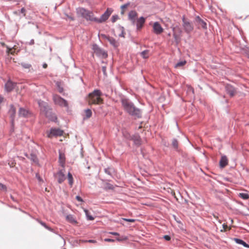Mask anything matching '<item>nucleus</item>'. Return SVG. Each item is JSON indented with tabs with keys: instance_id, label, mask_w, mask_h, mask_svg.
Here are the masks:
<instances>
[{
	"instance_id": "f8f14e48",
	"label": "nucleus",
	"mask_w": 249,
	"mask_h": 249,
	"mask_svg": "<svg viewBox=\"0 0 249 249\" xmlns=\"http://www.w3.org/2000/svg\"><path fill=\"white\" fill-rule=\"evenodd\" d=\"M195 22L198 28H202L204 29H207V27L206 22L202 19L199 16L196 17L195 18Z\"/></svg>"
},
{
	"instance_id": "f257e3e1",
	"label": "nucleus",
	"mask_w": 249,
	"mask_h": 249,
	"mask_svg": "<svg viewBox=\"0 0 249 249\" xmlns=\"http://www.w3.org/2000/svg\"><path fill=\"white\" fill-rule=\"evenodd\" d=\"M121 104L124 110L135 118H141L142 116L141 109L135 107L132 102L126 98H122Z\"/></svg>"
},
{
	"instance_id": "bf43d9fd",
	"label": "nucleus",
	"mask_w": 249,
	"mask_h": 249,
	"mask_svg": "<svg viewBox=\"0 0 249 249\" xmlns=\"http://www.w3.org/2000/svg\"><path fill=\"white\" fill-rule=\"evenodd\" d=\"M116 240L118 241H122L123 240V239H121L120 238H117Z\"/></svg>"
},
{
	"instance_id": "b1692460",
	"label": "nucleus",
	"mask_w": 249,
	"mask_h": 249,
	"mask_svg": "<svg viewBox=\"0 0 249 249\" xmlns=\"http://www.w3.org/2000/svg\"><path fill=\"white\" fill-rule=\"evenodd\" d=\"M149 52L147 50H144L141 53V55L143 58H147L149 56Z\"/></svg>"
},
{
	"instance_id": "473e14b6",
	"label": "nucleus",
	"mask_w": 249,
	"mask_h": 249,
	"mask_svg": "<svg viewBox=\"0 0 249 249\" xmlns=\"http://www.w3.org/2000/svg\"><path fill=\"white\" fill-rule=\"evenodd\" d=\"M186 61H181L178 62L175 65V67L178 68V67H182V66H184L186 64Z\"/></svg>"
},
{
	"instance_id": "6e6d98bb",
	"label": "nucleus",
	"mask_w": 249,
	"mask_h": 249,
	"mask_svg": "<svg viewBox=\"0 0 249 249\" xmlns=\"http://www.w3.org/2000/svg\"><path fill=\"white\" fill-rule=\"evenodd\" d=\"M34 44V40L31 39L29 42L30 45H33Z\"/></svg>"
},
{
	"instance_id": "ddd939ff",
	"label": "nucleus",
	"mask_w": 249,
	"mask_h": 249,
	"mask_svg": "<svg viewBox=\"0 0 249 249\" xmlns=\"http://www.w3.org/2000/svg\"><path fill=\"white\" fill-rule=\"evenodd\" d=\"M153 32L156 35H160L163 31V29L158 22H155L153 26Z\"/></svg>"
},
{
	"instance_id": "864d4df0",
	"label": "nucleus",
	"mask_w": 249,
	"mask_h": 249,
	"mask_svg": "<svg viewBox=\"0 0 249 249\" xmlns=\"http://www.w3.org/2000/svg\"><path fill=\"white\" fill-rule=\"evenodd\" d=\"M67 17L68 18L70 19L71 20H73L74 19V18L71 16L67 15Z\"/></svg>"
},
{
	"instance_id": "c756f323",
	"label": "nucleus",
	"mask_w": 249,
	"mask_h": 249,
	"mask_svg": "<svg viewBox=\"0 0 249 249\" xmlns=\"http://www.w3.org/2000/svg\"><path fill=\"white\" fill-rule=\"evenodd\" d=\"M134 142L135 144L140 145L141 143V139L139 136H136L135 139H134Z\"/></svg>"
},
{
	"instance_id": "0e129e2a",
	"label": "nucleus",
	"mask_w": 249,
	"mask_h": 249,
	"mask_svg": "<svg viewBox=\"0 0 249 249\" xmlns=\"http://www.w3.org/2000/svg\"><path fill=\"white\" fill-rule=\"evenodd\" d=\"M173 31H174V30H175V28H173Z\"/></svg>"
},
{
	"instance_id": "a19ab883",
	"label": "nucleus",
	"mask_w": 249,
	"mask_h": 249,
	"mask_svg": "<svg viewBox=\"0 0 249 249\" xmlns=\"http://www.w3.org/2000/svg\"><path fill=\"white\" fill-rule=\"evenodd\" d=\"M6 187L4 184L0 183V190H6Z\"/></svg>"
},
{
	"instance_id": "c03bdc74",
	"label": "nucleus",
	"mask_w": 249,
	"mask_h": 249,
	"mask_svg": "<svg viewBox=\"0 0 249 249\" xmlns=\"http://www.w3.org/2000/svg\"><path fill=\"white\" fill-rule=\"evenodd\" d=\"M163 238L166 241H169L171 239V237L169 235H165L163 236Z\"/></svg>"
},
{
	"instance_id": "7c9ffc66",
	"label": "nucleus",
	"mask_w": 249,
	"mask_h": 249,
	"mask_svg": "<svg viewBox=\"0 0 249 249\" xmlns=\"http://www.w3.org/2000/svg\"><path fill=\"white\" fill-rule=\"evenodd\" d=\"M239 196L243 199H248L249 198V195L247 193H240Z\"/></svg>"
},
{
	"instance_id": "1a4fd4ad",
	"label": "nucleus",
	"mask_w": 249,
	"mask_h": 249,
	"mask_svg": "<svg viewBox=\"0 0 249 249\" xmlns=\"http://www.w3.org/2000/svg\"><path fill=\"white\" fill-rule=\"evenodd\" d=\"M57 178V181L59 183H62L65 179V170L61 169L54 175Z\"/></svg>"
},
{
	"instance_id": "f03ea898",
	"label": "nucleus",
	"mask_w": 249,
	"mask_h": 249,
	"mask_svg": "<svg viewBox=\"0 0 249 249\" xmlns=\"http://www.w3.org/2000/svg\"><path fill=\"white\" fill-rule=\"evenodd\" d=\"M102 95L99 89H94L92 92L89 93L88 99L89 104L95 105L102 103L103 100L100 97Z\"/></svg>"
},
{
	"instance_id": "603ef678",
	"label": "nucleus",
	"mask_w": 249,
	"mask_h": 249,
	"mask_svg": "<svg viewBox=\"0 0 249 249\" xmlns=\"http://www.w3.org/2000/svg\"><path fill=\"white\" fill-rule=\"evenodd\" d=\"M109 233L111 234L114 235H117L118 236V235H119V233L116 232H110Z\"/></svg>"
},
{
	"instance_id": "5fc2aeb1",
	"label": "nucleus",
	"mask_w": 249,
	"mask_h": 249,
	"mask_svg": "<svg viewBox=\"0 0 249 249\" xmlns=\"http://www.w3.org/2000/svg\"><path fill=\"white\" fill-rule=\"evenodd\" d=\"M25 12V9L24 8H22L21 9L20 12L21 13H23L24 16L25 15V14L24 13Z\"/></svg>"
},
{
	"instance_id": "393cba45",
	"label": "nucleus",
	"mask_w": 249,
	"mask_h": 249,
	"mask_svg": "<svg viewBox=\"0 0 249 249\" xmlns=\"http://www.w3.org/2000/svg\"><path fill=\"white\" fill-rule=\"evenodd\" d=\"M84 211L85 213V214L87 216L88 220H93L94 219V217L92 215H91L89 214V212L88 210H87L86 209H84Z\"/></svg>"
},
{
	"instance_id": "2eb2a0df",
	"label": "nucleus",
	"mask_w": 249,
	"mask_h": 249,
	"mask_svg": "<svg viewBox=\"0 0 249 249\" xmlns=\"http://www.w3.org/2000/svg\"><path fill=\"white\" fill-rule=\"evenodd\" d=\"M18 115L20 117H28L31 115V113L28 110L20 107L19 109Z\"/></svg>"
},
{
	"instance_id": "37998d69",
	"label": "nucleus",
	"mask_w": 249,
	"mask_h": 249,
	"mask_svg": "<svg viewBox=\"0 0 249 249\" xmlns=\"http://www.w3.org/2000/svg\"><path fill=\"white\" fill-rule=\"evenodd\" d=\"M104 171H105V172L106 174H107V175H110V176L111 175V173L110 171H109V168H105L104 169Z\"/></svg>"
},
{
	"instance_id": "680f3d73",
	"label": "nucleus",
	"mask_w": 249,
	"mask_h": 249,
	"mask_svg": "<svg viewBox=\"0 0 249 249\" xmlns=\"http://www.w3.org/2000/svg\"><path fill=\"white\" fill-rule=\"evenodd\" d=\"M11 198L13 200H14V199L13 197L12 196H11Z\"/></svg>"
},
{
	"instance_id": "cd10ccee",
	"label": "nucleus",
	"mask_w": 249,
	"mask_h": 249,
	"mask_svg": "<svg viewBox=\"0 0 249 249\" xmlns=\"http://www.w3.org/2000/svg\"><path fill=\"white\" fill-rule=\"evenodd\" d=\"M172 146L176 150L178 148V141L176 139H173L172 142Z\"/></svg>"
},
{
	"instance_id": "aec40b11",
	"label": "nucleus",
	"mask_w": 249,
	"mask_h": 249,
	"mask_svg": "<svg viewBox=\"0 0 249 249\" xmlns=\"http://www.w3.org/2000/svg\"><path fill=\"white\" fill-rule=\"evenodd\" d=\"M234 240L237 244L242 245L244 247L249 249V245L246 243L243 240L238 238H235Z\"/></svg>"
},
{
	"instance_id": "e2e57ef3",
	"label": "nucleus",
	"mask_w": 249,
	"mask_h": 249,
	"mask_svg": "<svg viewBox=\"0 0 249 249\" xmlns=\"http://www.w3.org/2000/svg\"><path fill=\"white\" fill-rule=\"evenodd\" d=\"M168 35L169 36H171V34H170V33H169Z\"/></svg>"
},
{
	"instance_id": "49530a36",
	"label": "nucleus",
	"mask_w": 249,
	"mask_h": 249,
	"mask_svg": "<svg viewBox=\"0 0 249 249\" xmlns=\"http://www.w3.org/2000/svg\"><path fill=\"white\" fill-rule=\"evenodd\" d=\"M40 224L43 226L45 228H46V229L49 230H51V229L50 228H49L45 223L43 222H40Z\"/></svg>"
},
{
	"instance_id": "bb28decb",
	"label": "nucleus",
	"mask_w": 249,
	"mask_h": 249,
	"mask_svg": "<svg viewBox=\"0 0 249 249\" xmlns=\"http://www.w3.org/2000/svg\"><path fill=\"white\" fill-rule=\"evenodd\" d=\"M68 178L69 184L72 186L73 183V178L72 175L70 172L68 174Z\"/></svg>"
},
{
	"instance_id": "9b49d317",
	"label": "nucleus",
	"mask_w": 249,
	"mask_h": 249,
	"mask_svg": "<svg viewBox=\"0 0 249 249\" xmlns=\"http://www.w3.org/2000/svg\"><path fill=\"white\" fill-rule=\"evenodd\" d=\"M63 134V131L60 129L52 128L50 131L48 133V137L51 138L53 136H61Z\"/></svg>"
},
{
	"instance_id": "72a5a7b5",
	"label": "nucleus",
	"mask_w": 249,
	"mask_h": 249,
	"mask_svg": "<svg viewBox=\"0 0 249 249\" xmlns=\"http://www.w3.org/2000/svg\"><path fill=\"white\" fill-rule=\"evenodd\" d=\"M105 188L106 190H113L114 189V186L111 184H110L109 183H107L106 184Z\"/></svg>"
},
{
	"instance_id": "052dcab7",
	"label": "nucleus",
	"mask_w": 249,
	"mask_h": 249,
	"mask_svg": "<svg viewBox=\"0 0 249 249\" xmlns=\"http://www.w3.org/2000/svg\"><path fill=\"white\" fill-rule=\"evenodd\" d=\"M223 228L225 229L226 228H227V225H225V224H224L223 225Z\"/></svg>"
},
{
	"instance_id": "423d86ee",
	"label": "nucleus",
	"mask_w": 249,
	"mask_h": 249,
	"mask_svg": "<svg viewBox=\"0 0 249 249\" xmlns=\"http://www.w3.org/2000/svg\"><path fill=\"white\" fill-rule=\"evenodd\" d=\"M112 12L113 10L112 9L108 8L106 12L101 15L99 18H97V22L101 23L106 21L111 15Z\"/></svg>"
},
{
	"instance_id": "f704fd0d",
	"label": "nucleus",
	"mask_w": 249,
	"mask_h": 249,
	"mask_svg": "<svg viewBox=\"0 0 249 249\" xmlns=\"http://www.w3.org/2000/svg\"><path fill=\"white\" fill-rule=\"evenodd\" d=\"M21 65L24 69H29L32 67L31 64H30L29 63H24V62L21 63Z\"/></svg>"
},
{
	"instance_id": "09e8293b",
	"label": "nucleus",
	"mask_w": 249,
	"mask_h": 249,
	"mask_svg": "<svg viewBox=\"0 0 249 249\" xmlns=\"http://www.w3.org/2000/svg\"><path fill=\"white\" fill-rule=\"evenodd\" d=\"M76 199L79 201V202H83V199L80 196H76Z\"/></svg>"
},
{
	"instance_id": "6e6552de",
	"label": "nucleus",
	"mask_w": 249,
	"mask_h": 249,
	"mask_svg": "<svg viewBox=\"0 0 249 249\" xmlns=\"http://www.w3.org/2000/svg\"><path fill=\"white\" fill-rule=\"evenodd\" d=\"M92 49L93 50L94 53L99 56H101L105 58L107 57V53L99 48V46L96 44L93 45Z\"/></svg>"
},
{
	"instance_id": "0eeeda50",
	"label": "nucleus",
	"mask_w": 249,
	"mask_h": 249,
	"mask_svg": "<svg viewBox=\"0 0 249 249\" xmlns=\"http://www.w3.org/2000/svg\"><path fill=\"white\" fill-rule=\"evenodd\" d=\"M182 26L187 33H190L193 31L194 30L193 25L189 21L186 20L184 16L182 18Z\"/></svg>"
},
{
	"instance_id": "4be33fe9",
	"label": "nucleus",
	"mask_w": 249,
	"mask_h": 249,
	"mask_svg": "<svg viewBox=\"0 0 249 249\" xmlns=\"http://www.w3.org/2000/svg\"><path fill=\"white\" fill-rule=\"evenodd\" d=\"M137 13L136 11L132 10L128 13V18H137Z\"/></svg>"
},
{
	"instance_id": "412c9836",
	"label": "nucleus",
	"mask_w": 249,
	"mask_h": 249,
	"mask_svg": "<svg viewBox=\"0 0 249 249\" xmlns=\"http://www.w3.org/2000/svg\"><path fill=\"white\" fill-rule=\"evenodd\" d=\"M66 219L71 223H76L77 221L71 214H69L66 216Z\"/></svg>"
},
{
	"instance_id": "4c0bfd02",
	"label": "nucleus",
	"mask_w": 249,
	"mask_h": 249,
	"mask_svg": "<svg viewBox=\"0 0 249 249\" xmlns=\"http://www.w3.org/2000/svg\"><path fill=\"white\" fill-rule=\"evenodd\" d=\"M244 53L249 58V48H247L244 49Z\"/></svg>"
},
{
	"instance_id": "e433bc0d",
	"label": "nucleus",
	"mask_w": 249,
	"mask_h": 249,
	"mask_svg": "<svg viewBox=\"0 0 249 249\" xmlns=\"http://www.w3.org/2000/svg\"><path fill=\"white\" fill-rule=\"evenodd\" d=\"M56 84H57V87L58 91L60 93H62L63 91V88L62 87H61L60 84L58 82H57Z\"/></svg>"
},
{
	"instance_id": "9d476101",
	"label": "nucleus",
	"mask_w": 249,
	"mask_h": 249,
	"mask_svg": "<svg viewBox=\"0 0 249 249\" xmlns=\"http://www.w3.org/2000/svg\"><path fill=\"white\" fill-rule=\"evenodd\" d=\"M225 90L227 93L230 96L233 97L237 92L236 89L230 84H227L225 86Z\"/></svg>"
},
{
	"instance_id": "a211bd4d",
	"label": "nucleus",
	"mask_w": 249,
	"mask_h": 249,
	"mask_svg": "<svg viewBox=\"0 0 249 249\" xmlns=\"http://www.w3.org/2000/svg\"><path fill=\"white\" fill-rule=\"evenodd\" d=\"M16 110L13 105H10V108L9 110V114L10 116V117L12 118V123L14 121V118L15 117L16 114Z\"/></svg>"
},
{
	"instance_id": "7ed1b4c3",
	"label": "nucleus",
	"mask_w": 249,
	"mask_h": 249,
	"mask_svg": "<svg viewBox=\"0 0 249 249\" xmlns=\"http://www.w3.org/2000/svg\"><path fill=\"white\" fill-rule=\"evenodd\" d=\"M39 105L41 108V110L45 112L46 116L51 121L55 122L57 117L50 110H48L46 106V103L39 101Z\"/></svg>"
},
{
	"instance_id": "a878e982",
	"label": "nucleus",
	"mask_w": 249,
	"mask_h": 249,
	"mask_svg": "<svg viewBox=\"0 0 249 249\" xmlns=\"http://www.w3.org/2000/svg\"><path fill=\"white\" fill-rule=\"evenodd\" d=\"M173 36L175 39V41L176 42V44H178L180 41V37L179 35H178L177 34H176L175 32L173 34Z\"/></svg>"
},
{
	"instance_id": "6ab92c4d",
	"label": "nucleus",
	"mask_w": 249,
	"mask_h": 249,
	"mask_svg": "<svg viewBox=\"0 0 249 249\" xmlns=\"http://www.w3.org/2000/svg\"><path fill=\"white\" fill-rule=\"evenodd\" d=\"M228 164V160L225 156H222L219 161V165L221 168H224Z\"/></svg>"
},
{
	"instance_id": "8fccbe9b",
	"label": "nucleus",
	"mask_w": 249,
	"mask_h": 249,
	"mask_svg": "<svg viewBox=\"0 0 249 249\" xmlns=\"http://www.w3.org/2000/svg\"><path fill=\"white\" fill-rule=\"evenodd\" d=\"M85 242H89V243H96V241L94 240H89L85 241Z\"/></svg>"
},
{
	"instance_id": "4d7b16f0",
	"label": "nucleus",
	"mask_w": 249,
	"mask_h": 249,
	"mask_svg": "<svg viewBox=\"0 0 249 249\" xmlns=\"http://www.w3.org/2000/svg\"><path fill=\"white\" fill-rule=\"evenodd\" d=\"M36 177L39 181L41 180V178L38 174L36 175Z\"/></svg>"
},
{
	"instance_id": "13d9d810",
	"label": "nucleus",
	"mask_w": 249,
	"mask_h": 249,
	"mask_svg": "<svg viewBox=\"0 0 249 249\" xmlns=\"http://www.w3.org/2000/svg\"><path fill=\"white\" fill-rule=\"evenodd\" d=\"M43 68H46L47 67V64L46 63H44L43 64Z\"/></svg>"
},
{
	"instance_id": "ea45409f",
	"label": "nucleus",
	"mask_w": 249,
	"mask_h": 249,
	"mask_svg": "<svg viewBox=\"0 0 249 249\" xmlns=\"http://www.w3.org/2000/svg\"><path fill=\"white\" fill-rule=\"evenodd\" d=\"M131 22L132 24L135 25L136 23V18H129L128 19Z\"/></svg>"
},
{
	"instance_id": "de8ad7c7",
	"label": "nucleus",
	"mask_w": 249,
	"mask_h": 249,
	"mask_svg": "<svg viewBox=\"0 0 249 249\" xmlns=\"http://www.w3.org/2000/svg\"><path fill=\"white\" fill-rule=\"evenodd\" d=\"M129 5V3L124 4L121 6V9H124V8H126Z\"/></svg>"
},
{
	"instance_id": "c85d7f7f",
	"label": "nucleus",
	"mask_w": 249,
	"mask_h": 249,
	"mask_svg": "<svg viewBox=\"0 0 249 249\" xmlns=\"http://www.w3.org/2000/svg\"><path fill=\"white\" fill-rule=\"evenodd\" d=\"M59 160L61 163V164H63L65 162V155L64 154H62V153L59 152Z\"/></svg>"
},
{
	"instance_id": "79ce46f5",
	"label": "nucleus",
	"mask_w": 249,
	"mask_h": 249,
	"mask_svg": "<svg viewBox=\"0 0 249 249\" xmlns=\"http://www.w3.org/2000/svg\"><path fill=\"white\" fill-rule=\"evenodd\" d=\"M102 71L104 73V75L105 76H107V72H106V66H103L102 67Z\"/></svg>"
},
{
	"instance_id": "c9c22d12",
	"label": "nucleus",
	"mask_w": 249,
	"mask_h": 249,
	"mask_svg": "<svg viewBox=\"0 0 249 249\" xmlns=\"http://www.w3.org/2000/svg\"><path fill=\"white\" fill-rule=\"evenodd\" d=\"M119 18V17L118 15H113L111 18V21L112 22H115L116 21V20Z\"/></svg>"
},
{
	"instance_id": "a18cd8bd",
	"label": "nucleus",
	"mask_w": 249,
	"mask_h": 249,
	"mask_svg": "<svg viewBox=\"0 0 249 249\" xmlns=\"http://www.w3.org/2000/svg\"><path fill=\"white\" fill-rule=\"evenodd\" d=\"M104 241L106 242H113L115 241L114 239H110V238H105L104 239Z\"/></svg>"
},
{
	"instance_id": "dca6fc26",
	"label": "nucleus",
	"mask_w": 249,
	"mask_h": 249,
	"mask_svg": "<svg viewBox=\"0 0 249 249\" xmlns=\"http://www.w3.org/2000/svg\"><path fill=\"white\" fill-rule=\"evenodd\" d=\"M145 21V18L141 17L138 18L136 21V25L137 30H140L143 26Z\"/></svg>"
},
{
	"instance_id": "4468645a",
	"label": "nucleus",
	"mask_w": 249,
	"mask_h": 249,
	"mask_svg": "<svg viewBox=\"0 0 249 249\" xmlns=\"http://www.w3.org/2000/svg\"><path fill=\"white\" fill-rule=\"evenodd\" d=\"M104 37L106 39L110 44L115 48H117L119 45V43L113 37L107 36L106 35H103Z\"/></svg>"
},
{
	"instance_id": "f3484780",
	"label": "nucleus",
	"mask_w": 249,
	"mask_h": 249,
	"mask_svg": "<svg viewBox=\"0 0 249 249\" xmlns=\"http://www.w3.org/2000/svg\"><path fill=\"white\" fill-rule=\"evenodd\" d=\"M15 83L12 82L11 81L9 80L7 82V83L5 85V89L6 91L10 92L11 91L15 88Z\"/></svg>"
},
{
	"instance_id": "39448f33",
	"label": "nucleus",
	"mask_w": 249,
	"mask_h": 249,
	"mask_svg": "<svg viewBox=\"0 0 249 249\" xmlns=\"http://www.w3.org/2000/svg\"><path fill=\"white\" fill-rule=\"evenodd\" d=\"M53 100L55 104L58 105L61 107H68V103L64 99L57 95H53Z\"/></svg>"
},
{
	"instance_id": "58836bf2",
	"label": "nucleus",
	"mask_w": 249,
	"mask_h": 249,
	"mask_svg": "<svg viewBox=\"0 0 249 249\" xmlns=\"http://www.w3.org/2000/svg\"><path fill=\"white\" fill-rule=\"evenodd\" d=\"M122 220L124 221H125L127 222H133L135 221V219H128V218H122Z\"/></svg>"
},
{
	"instance_id": "20e7f679",
	"label": "nucleus",
	"mask_w": 249,
	"mask_h": 249,
	"mask_svg": "<svg viewBox=\"0 0 249 249\" xmlns=\"http://www.w3.org/2000/svg\"><path fill=\"white\" fill-rule=\"evenodd\" d=\"M79 12L82 16L87 20L93 21L97 22V18L94 17L92 12L87 11L84 8L79 9Z\"/></svg>"
},
{
	"instance_id": "3c124183",
	"label": "nucleus",
	"mask_w": 249,
	"mask_h": 249,
	"mask_svg": "<svg viewBox=\"0 0 249 249\" xmlns=\"http://www.w3.org/2000/svg\"><path fill=\"white\" fill-rule=\"evenodd\" d=\"M31 156H32V159L35 162H36V157L35 156V155H31Z\"/></svg>"
},
{
	"instance_id": "2f4dec72",
	"label": "nucleus",
	"mask_w": 249,
	"mask_h": 249,
	"mask_svg": "<svg viewBox=\"0 0 249 249\" xmlns=\"http://www.w3.org/2000/svg\"><path fill=\"white\" fill-rule=\"evenodd\" d=\"M85 114L87 118H89L91 116L92 112L90 109H87L85 110Z\"/></svg>"
},
{
	"instance_id": "5701e85b",
	"label": "nucleus",
	"mask_w": 249,
	"mask_h": 249,
	"mask_svg": "<svg viewBox=\"0 0 249 249\" xmlns=\"http://www.w3.org/2000/svg\"><path fill=\"white\" fill-rule=\"evenodd\" d=\"M118 28L121 32V33L119 35V36L124 37L125 33L124 32V27L119 25Z\"/></svg>"
}]
</instances>
